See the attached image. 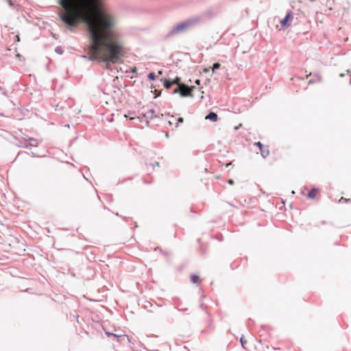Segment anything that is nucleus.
Masks as SVG:
<instances>
[{
	"mask_svg": "<svg viewBox=\"0 0 351 351\" xmlns=\"http://www.w3.org/2000/svg\"><path fill=\"white\" fill-rule=\"evenodd\" d=\"M16 37H17V40H19V36H17Z\"/></svg>",
	"mask_w": 351,
	"mask_h": 351,
	"instance_id": "nucleus-24",
	"label": "nucleus"
},
{
	"mask_svg": "<svg viewBox=\"0 0 351 351\" xmlns=\"http://www.w3.org/2000/svg\"><path fill=\"white\" fill-rule=\"evenodd\" d=\"M132 71L133 73L136 72V67H134V68L132 70Z\"/></svg>",
	"mask_w": 351,
	"mask_h": 351,
	"instance_id": "nucleus-19",
	"label": "nucleus"
},
{
	"mask_svg": "<svg viewBox=\"0 0 351 351\" xmlns=\"http://www.w3.org/2000/svg\"><path fill=\"white\" fill-rule=\"evenodd\" d=\"M208 71H209V69H206V68H205V69H204V72H205V73L208 72Z\"/></svg>",
	"mask_w": 351,
	"mask_h": 351,
	"instance_id": "nucleus-18",
	"label": "nucleus"
},
{
	"mask_svg": "<svg viewBox=\"0 0 351 351\" xmlns=\"http://www.w3.org/2000/svg\"><path fill=\"white\" fill-rule=\"evenodd\" d=\"M172 85H173L172 81H170L169 80H165V82H164V86L166 88L169 89Z\"/></svg>",
	"mask_w": 351,
	"mask_h": 351,
	"instance_id": "nucleus-10",
	"label": "nucleus"
},
{
	"mask_svg": "<svg viewBox=\"0 0 351 351\" xmlns=\"http://www.w3.org/2000/svg\"><path fill=\"white\" fill-rule=\"evenodd\" d=\"M254 145L258 146L259 149H262L263 147L264 146V145L262 144L261 142H256V143H254Z\"/></svg>",
	"mask_w": 351,
	"mask_h": 351,
	"instance_id": "nucleus-15",
	"label": "nucleus"
},
{
	"mask_svg": "<svg viewBox=\"0 0 351 351\" xmlns=\"http://www.w3.org/2000/svg\"><path fill=\"white\" fill-rule=\"evenodd\" d=\"M205 119L215 122L218 119V116L216 113L211 112L205 117Z\"/></svg>",
	"mask_w": 351,
	"mask_h": 351,
	"instance_id": "nucleus-7",
	"label": "nucleus"
},
{
	"mask_svg": "<svg viewBox=\"0 0 351 351\" xmlns=\"http://www.w3.org/2000/svg\"><path fill=\"white\" fill-rule=\"evenodd\" d=\"M261 155L263 158H265L269 155V149L268 146H263L262 149H260Z\"/></svg>",
	"mask_w": 351,
	"mask_h": 351,
	"instance_id": "nucleus-6",
	"label": "nucleus"
},
{
	"mask_svg": "<svg viewBox=\"0 0 351 351\" xmlns=\"http://www.w3.org/2000/svg\"><path fill=\"white\" fill-rule=\"evenodd\" d=\"M155 165H156V166L159 167V163H158V162H156L155 163Z\"/></svg>",
	"mask_w": 351,
	"mask_h": 351,
	"instance_id": "nucleus-21",
	"label": "nucleus"
},
{
	"mask_svg": "<svg viewBox=\"0 0 351 351\" xmlns=\"http://www.w3.org/2000/svg\"><path fill=\"white\" fill-rule=\"evenodd\" d=\"M148 78L150 80H154L156 79V75L154 74V73H150L149 75H148Z\"/></svg>",
	"mask_w": 351,
	"mask_h": 351,
	"instance_id": "nucleus-14",
	"label": "nucleus"
},
{
	"mask_svg": "<svg viewBox=\"0 0 351 351\" xmlns=\"http://www.w3.org/2000/svg\"><path fill=\"white\" fill-rule=\"evenodd\" d=\"M293 19V15L291 12H289L285 19L280 21L282 29H285L290 27Z\"/></svg>",
	"mask_w": 351,
	"mask_h": 351,
	"instance_id": "nucleus-4",
	"label": "nucleus"
},
{
	"mask_svg": "<svg viewBox=\"0 0 351 351\" xmlns=\"http://www.w3.org/2000/svg\"><path fill=\"white\" fill-rule=\"evenodd\" d=\"M197 20L195 19H191L188 20L186 21H184L183 23H181L178 25H177L173 29H172V34H176L181 32H184L186 29H187L189 27H191L194 23H197Z\"/></svg>",
	"mask_w": 351,
	"mask_h": 351,
	"instance_id": "nucleus-3",
	"label": "nucleus"
},
{
	"mask_svg": "<svg viewBox=\"0 0 351 351\" xmlns=\"http://www.w3.org/2000/svg\"><path fill=\"white\" fill-rule=\"evenodd\" d=\"M183 122V118L180 117L178 119V123H182Z\"/></svg>",
	"mask_w": 351,
	"mask_h": 351,
	"instance_id": "nucleus-16",
	"label": "nucleus"
},
{
	"mask_svg": "<svg viewBox=\"0 0 351 351\" xmlns=\"http://www.w3.org/2000/svg\"><path fill=\"white\" fill-rule=\"evenodd\" d=\"M319 193L317 189H312L307 194V197L310 199H315Z\"/></svg>",
	"mask_w": 351,
	"mask_h": 351,
	"instance_id": "nucleus-5",
	"label": "nucleus"
},
{
	"mask_svg": "<svg viewBox=\"0 0 351 351\" xmlns=\"http://www.w3.org/2000/svg\"><path fill=\"white\" fill-rule=\"evenodd\" d=\"M196 83H197V84H199V80H196Z\"/></svg>",
	"mask_w": 351,
	"mask_h": 351,
	"instance_id": "nucleus-23",
	"label": "nucleus"
},
{
	"mask_svg": "<svg viewBox=\"0 0 351 351\" xmlns=\"http://www.w3.org/2000/svg\"><path fill=\"white\" fill-rule=\"evenodd\" d=\"M8 3H9V4H10V5H12V1H11L10 0H9V1H8Z\"/></svg>",
	"mask_w": 351,
	"mask_h": 351,
	"instance_id": "nucleus-20",
	"label": "nucleus"
},
{
	"mask_svg": "<svg viewBox=\"0 0 351 351\" xmlns=\"http://www.w3.org/2000/svg\"><path fill=\"white\" fill-rule=\"evenodd\" d=\"M106 335H108V337H110V336L112 335V336L117 337L118 341H119V338H122L123 339H126L127 340L129 339L127 335H117V334H113V333H110V332H106Z\"/></svg>",
	"mask_w": 351,
	"mask_h": 351,
	"instance_id": "nucleus-9",
	"label": "nucleus"
},
{
	"mask_svg": "<svg viewBox=\"0 0 351 351\" xmlns=\"http://www.w3.org/2000/svg\"><path fill=\"white\" fill-rule=\"evenodd\" d=\"M195 88L194 86H188L185 84H179L175 90L174 93H179L182 97H193L192 91Z\"/></svg>",
	"mask_w": 351,
	"mask_h": 351,
	"instance_id": "nucleus-2",
	"label": "nucleus"
},
{
	"mask_svg": "<svg viewBox=\"0 0 351 351\" xmlns=\"http://www.w3.org/2000/svg\"><path fill=\"white\" fill-rule=\"evenodd\" d=\"M221 66V64L218 62L217 63H215L213 65V67H212V71L213 72L215 71V69H219Z\"/></svg>",
	"mask_w": 351,
	"mask_h": 351,
	"instance_id": "nucleus-12",
	"label": "nucleus"
},
{
	"mask_svg": "<svg viewBox=\"0 0 351 351\" xmlns=\"http://www.w3.org/2000/svg\"><path fill=\"white\" fill-rule=\"evenodd\" d=\"M60 18L68 27L87 25L90 59L117 64L125 53L123 42L112 30L114 16L102 8V0H59Z\"/></svg>",
	"mask_w": 351,
	"mask_h": 351,
	"instance_id": "nucleus-1",
	"label": "nucleus"
},
{
	"mask_svg": "<svg viewBox=\"0 0 351 351\" xmlns=\"http://www.w3.org/2000/svg\"><path fill=\"white\" fill-rule=\"evenodd\" d=\"M240 341H241V346L242 347L244 348V349H246L245 345L247 343V340L244 339L243 337H241V339H240Z\"/></svg>",
	"mask_w": 351,
	"mask_h": 351,
	"instance_id": "nucleus-11",
	"label": "nucleus"
},
{
	"mask_svg": "<svg viewBox=\"0 0 351 351\" xmlns=\"http://www.w3.org/2000/svg\"><path fill=\"white\" fill-rule=\"evenodd\" d=\"M162 73V71H158V74H159V75H161Z\"/></svg>",
	"mask_w": 351,
	"mask_h": 351,
	"instance_id": "nucleus-22",
	"label": "nucleus"
},
{
	"mask_svg": "<svg viewBox=\"0 0 351 351\" xmlns=\"http://www.w3.org/2000/svg\"><path fill=\"white\" fill-rule=\"evenodd\" d=\"M191 281L194 284H200L201 283V279L199 278L198 275L196 274H192L191 275Z\"/></svg>",
	"mask_w": 351,
	"mask_h": 351,
	"instance_id": "nucleus-8",
	"label": "nucleus"
},
{
	"mask_svg": "<svg viewBox=\"0 0 351 351\" xmlns=\"http://www.w3.org/2000/svg\"><path fill=\"white\" fill-rule=\"evenodd\" d=\"M228 184H230V185H232V184H234V181H233L232 180H231V179H230V180L228 181Z\"/></svg>",
	"mask_w": 351,
	"mask_h": 351,
	"instance_id": "nucleus-17",
	"label": "nucleus"
},
{
	"mask_svg": "<svg viewBox=\"0 0 351 351\" xmlns=\"http://www.w3.org/2000/svg\"><path fill=\"white\" fill-rule=\"evenodd\" d=\"M180 82V77H176L175 80H173L172 81L173 82V84H176L178 85V86H179V84H182V83Z\"/></svg>",
	"mask_w": 351,
	"mask_h": 351,
	"instance_id": "nucleus-13",
	"label": "nucleus"
}]
</instances>
